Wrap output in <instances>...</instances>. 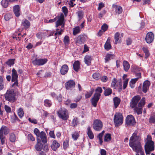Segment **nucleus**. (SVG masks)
I'll use <instances>...</instances> for the list:
<instances>
[{
	"mask_svg": "<svg viewBox=\"0 0 155 155\" xmlns=\"http://www.w3.org/2000/svg\"><path fill=\"white\" fill-rule=\"evenodd\" d=\"M54 32L53 31H46L44 32H39L36 34L37 37L39 39L45 38L46 37H48L53 35Z\"/></svg>",
	"mask_w": 155,
	"mask_h": 155,
	"instance_id": "6",
	"label": "nucleus"
},
{
	"mask_svg": "<svg viewBox=\"0 0 155 155\" xmlns=\"http://www.w3.org/2000/svg\"><path fill=\"white\" fill-rule=\"evenodd\" d=\"M6 100L10 102L13 103L16 100L15 97H5Z\"/></svg>",
	"mask_w": 155,
	"mask_h": 155,
	"instance_id": "61",
	"label": "nucleus"
},
{
	"mask_svg": "<svg viewBox=\"0 0 155 155\" xmlns=\"http://www.w3.org/2000/svg\"><path fill=\"white\" fill-rule=\"evenodd\" d=\"M114 103L115 108H116L120 104V100L119 97H114Z\"/></svg>",
	"mask_w": 155,
	"mask_h": 155,
	"instance_id": "36",
	"label": "nucleus"
},
{
	"mask_svg": "<svg viewBox=\"0 0 155 155\" xmlns=\"http://www.w3.org/2000/svg\"><path fill=\"white\" fill-rule=\"evenodd\" d=\"M41 142L44 143H47L48 141L47 137L45 133L43 131L40 132L39 135L37 137V138L40 139Z\"/></svg>",
	"mask_w": 155,
	"mask_h": 155,
	"instance_id": "12",
	"label": "nucleus"
},
{
	"mask_svg": "<svg viewBox=\"0 0 155 155\" xmlns=\"http://www.w3.org/2000/svg\"><path fill=\"white\" fill-rule=\"evenodd\" d=\"M106 11L104 10L102 11L98 15V17L99 18L101 19L102 18L104 15L106 13Z\"/></svg>",
	"mask_w": 155,
	"mask_h": 155,
	"instance_id": "60",
	"label": "nucleus"
},
{
	"mask_svg": "<svg viewBox=\"0 0 155 155\" xmlns=\"http://www.w3.org/2000/svg\"><path fill=\"white\" fill-rule=\"evenodd\" d=\"M28 139L29 140L32 141H34L35 140V138L32 134H29L28 135Z\"/></svg>",
	"mask_w": 155,
	"mask_h": 155,
	"instance_id": "52",
	"label": "nucleus"
},
{
	"mask_svg": "<svg viewBox=\"0 0 155 155\" xmlns=\"http://www.w3.org/2000/svg\"><path fill=\"white\" fill-rule=\"evenodd\" d=\"M80 132L75 131L72 134V137L74 140H77L79 137Z\"/></svg>",
	"mask_w": 155,
	"mask_h": 155,
	"instance_id": "38",
	"label": "nucleus"
},
{
	"mask_svg": "<svg viewBox=\"0 0 155 155\" xmlns=\"http://www.w3.org/2000/svg\"><path fill=\"white\" fill-rule=\"evenodd\" d=\"M131 69L132 71L135 73L140 71H141V68L137 66L133 65L131 66Z\"/></svg>",
	"mask_w": 155,
	"mask_h": 155,
	"instance_id": "32",
	"label": "nucleus"
},
{
	"mask_svg": "<svg viewBox=\"0 0 155 155\" xmlns=\"http://www.w3.org/2000/svg\"><path fill=\"white\" fill-rule=\"evenodd\" d=\"M48 61L47 58H35L32 61V63L35 65L38 66L43 65L46 64Z\"/></svg>",
	"mask_w": 155,
	"mask_h": 155,
	"instance_id": "9",
	"label": "nucleus"
},
{
	"mask_svg": "<svg viewBox=\"0 0 155 155\" xmlns=\"http://www.w3.org/2000/svg\"><path fill=\"white\" fill-rule=\"evenodd\" d=\"M63 148L66 150L69 146V142L67 140L64 141L63 143Z\"/></svg>",
	"mask_w": 155,
	"mask_h": 155,
	"instance_id": "57",
	"label": "nucleus"
},
{
	"mask_svg": "<svg viewBox=\"0 0 155 155\" xmlns=\"http://www.w3.org/2000/svg\"><path fill=\"white\" fill-rule=\"evenodd\" d=\"M80 31L81 29L80 26H76L73 28V34L74 35H75L77 34L80 33Z\"/></svg>",
	"mask_w": 155,
	"mask_h": 155,
	"instance_id": "39",
	"label": "nucleus"
},
{
	"mask_svg": "<svg viewBox=\"0 0 155 155\" xmlns=\"http://www.w3.org/2000/svg\"><path fill=\"white\" fill-rule=\"evenodd\" d=\"M154 142L152 140H148L145 146V150L146 154H149L150 152L154 150Z\"/></svg>",
	"mask_w": 155,
	"mask_h": 155,
	"instance_id": "4",
	"label": "nucleus"
},
{
	"mask_svg": "<svg viewBox=\"0 0 155 155\" xmlns=\"http://www.w3.org/2000/svg\"><path fill=\"white\" fill-rule=\"evenodd\" d=\"M9 133V129L7 127L3 125L0 129V134L7 135Z\"/></svg>",
	"mask_w": 155,
	"mask_h": 155,
	"instance_id": "18",
	"label": "nucleus"
},
{
	"mask_svg": "<svg viewBox=\"0 0 155 155\" xmlns=\"http://www.w3.org/2000/svg\"><path fill=\"white\" fill-rule=\"evenodd\" d=\"M94 92V90L92 89L91 91L87 93V94L85 95V97H90L91 96Z\"/></svg>",
	"mask_w": 155,
	"mask_h": 155,
	"instance_id": "63",
	"label": "nucleus"
},
{
	"mask_svg": "<svg viewBox=\"0 0 155 155\" xmlns=\"http://www.w3.org/2000/svg\"><path fill=\"white\" fill-rule=\"evenodd\" d=\"M16 93L13 89L7 90L5 94V97H15Z\"/></svg>",
	"mask_w": 155,
	"mask_h": 155,
	"instance_id": "20",
	"label": "nucleus"
},
{
	"mask_svg": "<svg viewBox=\"0 0 155 155\" xmlns=\"http://www.w3.org/2000/svg\"><path fill=\"white\" fill-rule=\"evenodd\" d=\"M64 20V15L63 14H62L60 16L58 20L56 22V27H57L59 26L62 25V27H63L64 26V24H63V25H62V24L63 23Z\"/></svg>",
	"mask_w": 155,
	"mask_h": 155,
	"instance_id": "16",
	"label": "nucleus"
},
{
	"mask_svg": "<svg viewBox=\"0 0 155 155\" xmlns=\"http://www.w3.org/2000/svg\"><path fill=\"white\" fill-rule=\"evenodd\" d=\"M86 40V37L82 35H80L74 38L75 42L79 45L84 44Z\"/></svg>",
	"mask_w": 155,
	"mask_h": 155,
	"instance_id": "11",
	"label": "nucleus"
},
{
	"mask_svg": "<svg viewBox=\"0 0 155 155\" xmlns=\"http://www.w3.org/2000/svg\"><path fill=\"white\" fill-rule=\"evenodd\" d=\"M84 62L87 65H90L91 64V61L92 60V57L88 55H86L84 58Z\"/></svg>",
	"mask_w": 155,
	"mask_h": 155,
	"instance_id": "25",
	"label": "nucleus"
},
{
	"mask_svg": "<svg viewBox=\"0 0 155 155\" xmlns=\"http://www.w3.org/2000/svg\"><path fill=\"white\" fill-rule=\"evenodd\" d=\"M12 18V15L9 13L5 14L4 16V18L6 21L9 20Z\"/></svg>",
	"mask_w": 155,
	"mask_h": 155,
	"instance_id": "48",
	"label": "nucleus"
},
{
	"mask_svg": "<svg viewBox=\"0 0 155 155\" xmlns=\"http://www.w3.org/2000/svg\"><path fill=\"white\" fill-rule=\"evenodd\" d=\"M114 121L116 127L121 125L123 122V118L122 114L120 113L116 114L114 116Z\"/></svg>",
	"mask_w": 155,
	"mask_h": 155,
	"instance_id": "3",
	"label": "nucleus"
},
{
	"mask_svg": "<svg viewBox=\"0 0 155 155\" xmlns=\"http://www.w3.org/2000/svg\"><path fill=\"white\" fill-rule=\"evenodd\" d=\"M4 84L3 82V78L0 75V91L2 90L4 87Z\"/></svg>",
	"mask_w": 155,
	"mask_h": 155,
	"instance_id": "45",
	"label": "nucleus"
},
{
	"mask_svg": "<svg viewBox=\"0 0 155 155\" xmlns=\"http://www.w3.org/2000/svg\"><path fill=\"white\" fill-rule=\"evenodd\" d=\"M57 113L59 117L63 120H67L69 117L68 111L65 109L61 108L57 111Z\"/></svg>",
	"mask_w": 155,
	"mask_h": 155,
	"instance_id": "5",
	"label": "nucleus"
},
{
	"mask_svg": "<svg viewBox=\"0 0 155 155\" xmlns=\"http://www.w3.org/2000/svg\"><path fill=\"white\" fill-rule=\"evenodd\" d=\"M103 88L105 90L104 92V94L105 96H108L111 94L112 90L110 88H106L104 87H103Z\"/></svg>",
	"mask_w": 155,
	"mask_h": 155,
	"instance_id": "30",
	"label": "nucleus"
},
{
	"mask_svg": "<svg viewBox=\"0 0 155 155\" xmlns=\"http://www.w3.org/2000/svg\"><path fill=\"white\" fill-rule=\"evenodd\" d=\"M114 39L115 44H117L118 43L121 42L120 34L119 32H117L115 34L114 36Z\"/></svg>",
	"mask_w": 155,
	"mask_h": 155,
	"instance_id": "29",
	"label": "nucleus"
},
{
	"mask_svg": "<svg viewBox=\"0 0 155 155\" xmlns=\"http://www.w3.org/2000/svg\"><path fill=\"white\" fill-rule=\"evenodd\" d=\"M102 91V89L101 87H97L95 89V93L93 97H100Z\"/></svg>",
	"mask_w": 155,
	"mask_h": 155,
	"instance_id": "21",
	"label": "nucleus"
},
{
	"mask_svg": "<svg viewBox=\"0 0 155 155\" xmlns=\"http://www.w3.org/2000/svg\"><path fill=\"white\" fill-rule=\"evenodd\" d=\"M150 85V83L149 81L148 80L145 81L143 84L142 88L143 92L144 93H146Z\"/></svg>",
	"mask_w": 155,
	"mask_h": 155,
	"instance_id": "15",
	"label": "nucleus"
},
{
	"mask_svg": "<svg viewBox=\"0 0 155 155\" xmlns=\"http://www.w3.org/2000/svg\"><path fill=\"white\" fill-rule=\"evenodd\" d=\"M113 8H114L115 13L118 15L120 14L123 11L122 8L120 6L115 5Z\"/></svg>",
	"mask_w": 155,
	"mask_h": 155,
	"instance_id": "26",
	"label": "nucleus"
},
{
	"mask_svg": "<svg viewBox=\"0 0 155 155\" xmlns=\"http://www.w3.org/2000/svg\"><path fill=\"white\" fill-rule=\"evenodd\" d=\"M135 123L134 117L131 115H128L126 119V123L128 125H133Z\"/></svg>",
	"mask_w": 155,
	"mask_h": 155,
	"instance_id": "13",
	"label": "nucleus"
},
{
	"mask_svg": "<svg viewBox=\"0 0 155 155\" xmlns=\"http://www.w3.org/2000/svg\"><path fill=\"white\" fill-rule=\"evenodd\" d=\"M138 78L132 79L129 82V85L131 88H134L135 87L136 82L138 81Z\"/></svg>",
	"mask_w": 155,
	"mask_h": 155,
	"instance_id": "34",
	"label": "nucleus"
},
{
	"mask_svg": "<svg viewBox=\"0 0 155 155\" xmlns=\"http://www.w3.org/2000/svg\"><path fill=\"white\" fill-rule=\"evenodd\" d=\"M45 105L47 107H50L51 105V101L48 100H46L44 101Z\"/></svg>",
	"mask_w": 155,
	"mask_h": 155,
	"instance_id": "51",
	"label": "nucleus"
},
{
	"mask_svg": "<svg viewBox=\"0 0 155 155\" xmlns=\"http://www.w3.org/2000/svg\"><path fill=\"white\" fill-rule=\"evenodd\" d=\"M0 140L2 145H3L5 143L6 138L4 135L0 134Z\"/></svg>",
	"mask_w": 155,
	"mask_h": 155,
	"instance_id": "46",
	"label": "nucleus"
},
{
	"mask_svg": "<svg viewBox=\"0 0 155 155\" xmlns=\"http://www.w3.org/2000/svg\"><path fill=\"white\" fill-rule=\"evenodd\" d=\"M16 139V136L13 133H11L10 134L9 140L12 142H15Z\"/></svg>",
	"mask_w": 155,
	"mask_h": 155,
	"instance_id": "40",
	"label": "nucleus"
},
{
	"mask_svg": "<svg viewBox=\"0 0 155 155\" xmlns=\"http://www.w3.org/2000/svg\"><path fill=\"white\" fill-rule=\"evenodd\" d=\"M70 38L68 36L66 35L64 39L63 42L65 45L67 46L69 44Z\"/></svg>",
	"mask_w": 155,
	"mask_h": 155,
	"instance_id": "44",
	"label": "nucleus"
},
{
	"mask_svg": "<svg viewBox=\"0 0 155 155\" xmlns=\"http://www.w3.org/2000/svg\"><path fill=\"white\" fill-rule=\"evenodd\" d=\"M117 81L115 78H114L112 82L111 86L112 87H113L114 88H115L116 87V84Z\"/></svg>",
	"mask_w": 155,
	"mask_h": 155,
	"instance_id": "62",
	"label": "nucleus"
},
{
	"mask_svg": "<svg viewBox=\"0 0 155 155\" xmlns=\"http://www.w3.org/2000/svg\"><path fill=\"white\" fill-rule=\"evenodd\" d=\"M154 38L153 34L151 32H149L147 34L145 40L147 43H150L153 41Z\"/></svg>",
	"mask_w": 155,
	"mask_h": 155,
	"instance_id": "14",
	"label": "nucleus"
},
{
	"mask_svg": "<svg viewBox=\"0 0 155 155\" xmlns=\"http://www.w3.org/2000/svg\"><path fill=\"white\" fill-rule=\"evenodd\" d=\"M141 139L136 133H134L130 139L129 145L133 151L137 153L136 155H144L143 149L141 146L140 141Z\"/></svg>",
	"mask_w": 155,
	"mask_h": 155,
	"instance_id": "1",
	"label": "nucleus"
},
{
	"mask_svg": "<svg viewBox=\"0 0 155 155\" xmlns=\"http://www.w3.org/2000/svg\"><path fill=\"white\" fill-rule=\"evenodd\" d=\"M37 142L35 146V148L38 151H41L43 148V144L41 143L40 139L37 138Z\"/></svg>",
	"mask_w": 155,
	"mask_h": 155,
	"instance_id": "17",
	"label": "nucleus"
},
{
	"mask_svg": "<svg viewBox=\"0 0 155 155\" xmlns=\"http://www.w3.org/2000/svg\"><path fill=\"white\" fill-rule=\"evenodd\" d=\"M79 20H80L83 17V12L82 11H79L77 12Z\"/></svg>",
	"mask_w": 155,
	"mask_h": 155,
	"instance_id": "56",
	"label": "nucleus"
},
{
	"mask_svg": "<svg viewBox=\"0 0 155 155\" xmlns=\"http://www.w3.org/2000/svg\"><path fill=\"white\" fill-rule=\"evenodd\" d=\"M87 134L90 139H92L94 137V134L92 132L90 127H88L87 128Z\"/></svg>",
	"mask_w": 155,
	"mask_h": 155,
	"instance_id": "27",
	"label": "nucleus"
},
{
	"mask_svg": "<svg viewBox=\"0 0 155 155\" xmlns=\"http://www.w3.org/2000/svg\"><path fill=\"white\" fill-rule=\"evenodd\" d=\"M68 67L66 64L63 65L60 69V73L62 75H64L66 74L68 71Z\"/></svg>",
	"mask_w": 155,
	"mask_h": 155,
	"instance_id": "19",
	"label": "nucleus"
},
{
	"mask_svg": "<svg viewBox=\"0 0 155 155\" xmlns=\"http://www.w3.org/2000/svg\"><path fill=\"white\" fill-rule=\"evenodd\" d=\"M103 124L101 120L98 119L94 120L93 124V127L94 130L100 131L101 130Z\"/></svg>",
	"mask_w": 155,
	"mask_h": 155,
	"instance_id": "7",
	"label": "nucleus"
},
{
	"mask_svg": "<svg viewBox=\"0 0 155 155\" xmlns=\"http://www.w3.org/2000/svg\"><path fill=\"white\" fill-rule=\"evenodd\" d=\"M108 39L109 38H108L107 40L104 45V48L105 49L107 50H109L111 48V46L109 42L108 41Z\"/></svg>",
	"mask_w": 155,
	"mask_h": 155,
	"instance_id": "43",
	"label": "nucleus"
},
{
	"mask_svg": "<svg viewBox=\"0 0 155 155\" xmlns=\"http://www.w3.org/2000/svg\"><path fill=\"white\" fill-rule=\"evenodd\" d=\"M108 28V26L107 25L105 24H104L101 27V29L104 32Z\"/></svg>",
	"mask_w": 155,
	"mask_h": 155,
	"instance_id": "64",
	"label": "nucleus"
},
{
	"mask_svg": "<svg viewBox=\"0 0 155 155\" xmlns=\"http://www.w3.org/2000/svg\"><path fill=\"white\" fill-rule=\"evenodd\" d=\"M140 97H132L130 104L132 108H134L135 112H136L137 115L142 114L143 107L145 104V98L143 97L140 100Z\"/></svg>",
	"mask_w": 155,
	"mask_h": 155,
	"instance_id": "2",
	"label": "nucleus"
},
{
	"mask_svg": "<svg viewBox=\"0 0 155 155\" xmlns=\"http://www.w3.org/2000/svg\"><path fill=\"white\" fill-rule=\"evenodd\" d=\"M60 146V144L56 140H53L52 144L51 145V147L53 150L56 151Z\"/></svg>",
	"mask_w": 155,
	"mask_h": 155,
	"instance_id": "22",
	"label": "nucleus"
},
{
	"mask_svg": "<svg viewBox=\"0 0 155 155\" xmlns=\"http://www.w3.org/2000/svg\"><path fill=\"white\" fill-rule=\"evenodd\" d=\"M128 79L126 78L123 81V88L125 89L126 88L128 84Z\"/></svg>",
	"mask_w": 155,
	"mask_h": 155,
	"instance_id": "58",
	"label": "nucleus"
},
{
	"mask_svg": "<svg viewBox=\"0 0 155 155\" xmlns=\"http://www.w3.org/2000/svg\"><path fill=\"white\" fill-rule=\"evenodd\" d=\"M114 56L113 55L107 54L105 58V62L106 63L108 62L109 61L114 58Z\"/></svg>",
	"mask_w": 155,
	"mask_h": 155,
	"instance_id": "35",
	"label": "nucleus"
},
{
	"mask_svg": "<svg viewBox=\"0 0 155 155\" xmlns=\"http://www.w3.org/2000/svg\"><path fill=\"white\" fill-rule=\"evenodd\" d=\"M78 119L77 118H74L72 122V126L73 127H76L77 125Z\"/></svg>",
	"mask_w": 155,
	"mask_h": 155,
	"instance_id": "53",
	"label": "nucleus"
},
{
	"mask_svg": "<svg viewBox=\"0 0 155 155\" xmlns=\"http://www.w3.org/2000/svg\"><path fill=\"white\" fill-rule=\"evenodd\" d=\"M92 76L93 78L97 80L99 79L100 78V74L97 73H94Z\"/></svg>",
	"mask_w": 155,
	"mask_h": 155,
	"instance_id": "59",
	"label": "nucleus"
},
{
	"mask_svg": "<svg viewBox=\"0 0 155 155\" xmlns=\"http://www.w3.org/2000/svg\"><path fill=\"white\" fill-rule=\"evenodd\" d=\"M10 2L9 0H2L1 4L3 7L6 8L8 7Z\"/></svg>",
	"mask_w": 155,
	"mask_h": 155,
	"instance_id": "33",
	"label": "nucleus"
},
{
	"mask_svg": "<svg viewBox=\"0 0 155 155\" xmlns=\"http://www.w3.org/2000/svg\"><path fill=\"white\" fill-rule=\"evenodd\" d=\"M149 122L150 123H155V116H151L149 119Z\"/></svg>",
	"mask_w": 155,
	"mask_h": 155,
	"instance_id": "54",
	"label": "nucleus"
},
{
	"mask_svg": "<svg viewBox=\"0 0 155 155\" xmlns=\"http://www.w3.org/2000/svg\"><path fill=\"white\" fill-rule=\"evenodd\" d=\"M73 67L74 70L77 72L80 68V63L78 61H75L73 64Z\"/></svg>",
	"mask_w": 155,
	"mask_h": 155,
	"instance_id": "28",
	"label": "nucleus"
},
{
	"mask_svg": "<svg viewBox=\"0 0 155 155\" xmlns=\"http://www.w3.org/2000/svg\"><path fill=\"white\" fill-rule=\"evenodd\" d=\"M100 97H92L91 99V102L92 105L95 107Z\"/></svg>",
	"mask_w": 155,
	"mask_h": 155,
	"instance_id": "37",
	"label": "nucleus"
},
{
	"mask_svg": "<svg viewBox=\"0 0 155 155\" xmlns=\"http://www.w3.org/2000/svg\"><path fill=\"white\" fill-rule=\"evenodd\" d=\"M18 75L16 71L14 68H13L12 70V81L14 82V83L12 85V87L18 86Z\"/></svg>",
	"mask_w": 155,
	"mask_h": 155,
	"instance_id": "8",
	"label": "nucleus"
},
{
	"mask_svg": "<svg viewBox=\"0 0 155 155\" xmlns=\"http://www.w3.org/2000/svg\"><path fill=\"white\" fill-rule=\"evenodd\" d=\"M75 85V83L73 80L68 81L65 84L66 89L68 90H72L74 88Z\"/></svg>",
	"mask_w": 155,
	"mask_h": 155,
	"instance_id": "10",
	"label": "nucleus"
},
{
	"mask_svg": "<svg viewBox=\"0 0 155 155\" xmlns=\"http://www.w3.org/2000/svg\"><path fill=\"white\" fill-rule=\"evenodd\" d=\"M20 8L18 5H16L14 7L13 11L15 16L17 17H18L20 16Z\"/></svg>",
	"mask_w": 155,
	"mask_h": 155,
	"instance_id": "24",
	"label": "nucleus"
},
{
	"mask_svg": "<svg viewBox=\"0 0 155 155\" xmlns=\"http://www.w3.org/2000/svg\"><path fill=\"white\" fill-rule=\"evenodd\" d=\"M15 59H10L6 62V64L9 66L11 67L12 65H13L15 63L14 61Z\"/></svg>",
	"mask_w": 155,
	"mask_h": 155,
	"instance_id": "41",
	"label": "nucleus"
},
{
	"mask_svg": "<svg viewBox=\"0 0 155 155\" xmlns=\"http://www.w3.org/2000/svg\"><path fill=\"white\" fill-rule=\"evenodd\" d=\"M18 116L20 117L21 118L22 117L24 114L23 109L21 108H20L18 110Z\"/></svg>",
	"mask_w": 155,
	"mask_h": 155,
	"instance_id": "50",
	"label": "nucleus"
},
{
	"mask_svg": "<svg viewBox=\"0 0 155 155\" xmlns=\"http://www.w3.org/2000/svg\"><path fill=\"white\" fill-rule=\"evenodd\" d=\"M123 66L124 70L128 71L130 68V65L128 62L126 61H124L123 62Z\"/></svg>",
	"mask_w": 155,
	"mask_h": 155,
	"instance_id": "31",
	"label": "nucleus"
},
{
	"mask_svg": "<svg viewBox=\"0 0 155 155\" xmlns=\"http://www.w3.org/2000/svg\"><path fill=\"white\" fill-rule=\"evenodd\" d=\"M142 49L145 54V58H147L150 55L149 51L147 48H143Z\"/></svg>",
	"mask_w": 155,
	"mask_h": 155,
	"instance_id": "47",
	"label": "nucleus"
},
{
	"mask_svg": "<svg viewBox=\"0 0 155 155\" xmlns=\"http://www.w3.org/2000/svg\"><path fill=\"white\" fill-rule=\"evenodd\" d=\"M21 25L25 29H27L30 26V23L28 20L25 19L22 20Z\"/></svg>",
	"mask_w": 155,
	"mask_h": 155,
	"instance_id": "23",
	"label": "nucleus"
},
{
	"mask_svg": "<svg viewBox=\"0 0 155 155\" xmlns=\"http://www.w3.org/2000/svg\"><path fill=\"white\" fill-rule=\"evenodd\" d=\"M111 139V135L110 134H106L104 136V142H109Z\"/></svg>",
	"mask_w": 155,
	"mask_h": 155,
	"instance_id": "42",
	"label": "nucleus"
},
{
	"mask_svg": "<svg viewBox=\"0 0 155 155\" xmlns=\"http://www.w3.org/2000/svg\"><path fill=\"white\" fill-rule=\"evenodd\" d=\"M17 121H19L20 120L18 119L16 115L15 114L14 116H13L12 117L11 121L12 123H14Z\"/></svg>",
	"mask_w": 155,
	"mask_h": 155,
	"instance_id": "49",
	"label": "nucleus"
},
{
	"mask_svg": "<svg viewBox=\"0 0 155 155\" xmlns=\"http://www.w3.org/2000/svg\"><path fill=\"white\" fill-rule=\"evenodd\" d=\"M103 135L102 134V133H100L97 136V137L99 139V143L101 145L103 143L102 137Z\"/></svg>",
	"mask_w": 155,
	"mask_h": 155,
	"instance_id": "55",
	"label": "nucleus"
}]
</instances>
